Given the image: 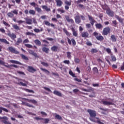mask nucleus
Masks as SVG:
<instances>
[{"instance_id":"nucleus-1","label":"nucleus","mask_w":124,"mask_h":124,"mask_svg":"<svg viewBox=\"0 0 124 124\" xmlns=\"http://www.w3.org/2000/svg\"><path fill=\"white\" fill-rule=\"evenodd\" d=\"M87 112L88 113H89L90 116L89 119L90 121H91V122H93V123H96L97 124H104V123L101 122L99 120H95V117H96V111H95L94 110L88 109L87 110Z\"/></svg>"},{"instance_id":"nucleus-2","label":"nucleus","mask_w":124,"mask_h":124,"mask_svg":"<svg viewBox=\"0 0 124 124\" xmlns=\"http://www.w3.org/2000/svg\"><path fill=\"white\" fill-rule=\"evenodd\" d=\"M93 35L95 37L97 40L98 41H103L104 40V37L103 36L101 35V34L97 33V32L95 31L93 33Z\"/></svg>"},{"instance_id":"nucleus-3","label":"nucleus","mask_w":124,"mask_h":124,"mask_svg":"<svg viewBox=\"0 0 124 124\" xmlns=\"http://www.w3.org/2000/svg\"><path fill=\"white\" fill-rule=\"evenodd\" d=\"M110 101H103L102 100L100 102L101 104H103L104 105H114V99H109Z\"/></svg>"},{"instance_id":"nucleus-4","label":"nucleus","mask_w":124,"mask_h":124,"mask_svg":"<svg viewBox=\"0 0 124 124\" xmlns=\"http://www.w3.org/2000/svg\"><path fill=\"white\" fill-rule=\"evenodd\" d=\"M111 32V29H110V27H105L103 29V31H102V35H108Z\"/></svg>"},{"instance_id":"nucleus-5","label":"nucleus","mask_w":124,"mask_h":124,"mask_svg":"<svg viewBox=\"0 0 124 124\" xmlns=\"http://www.w3.org/2000/svg\"><path fill=\"white\" fill-rule=\"evenodd\" d=\"M14 14L16 15H18V10H14L13 11H11V12L8 13L7 16L9 17V18H13V17H14Z\"/></svg>"},{"instance_id":"nucleus-6","label":"nucleus","mask_w":124,"mask_h":124,"mask_svg":"<svg viewBox=\"0 0 124 124\" xmlns=\"http://www.w3.org/2000/svg\"><path fill=\"white\" fill-rule=\"evenodd\" d=\"M86 0H78L77 1H76V3H77V6L79 7V8H85V7L84 6V5L82 4H80L81 3H83L84 1V2H86Z\"/></svg>"},{"instance_id":"nucleus-7","label":"nucleus","mask_w":124,"mask_h":124,"mask_svg":"<svg viewBox=\"0 0 124 124\" xmlns=\"http://www.w3.org/2000/svg\"><path fill=\"white\" fill-rule=\"evenodd\" d=\"M106 14L109 16V17H114V15H115V12L112 11L111 9L108 8L106 10Z\"/></svg>"},{"instance_id":"nucleus-8","label":"nucleus","mask_w":124,"mask_h":124,"mask_svg":"<svg viewBox=\"0 0 124 124\" xmlns=\"http://www.w3.org/2000/svg\"><path fill=\"white\" fill-rule=\"evenodd\" d=\"M64 8L65 10H68L69 9V6H71V1H68L67 0H64Z\"/></svg>"},{"instance_id":"nucleus-9","label":"nucleus","mask_w":124,"mask_h":124,"mask_svg":"<svg viewBox=\"0 0 124 124\" xmlns=\"http://www.w3.org/2000/svg\"><path fill=\"white\" fill-rule=\"evenodd\" d=\"M0 120H4L2 121V122L4 124H12L11 123L9 122V121H7L8 120V118L6 116L4 117H0Z\"/></svg>"},{"instance_id":"nucleus-10","label":"nucleus","mask_w":124,"mask_h":124,"mask_svg":"<svg viewBox=\"0 0 124 124\" xmlns=\"http://www.w3.org/2000/svg\"><path fill=\"white\" fill-rule=\"evenodd\" d=\"M88 17L89 21H90V24H91L92 26H93L94 25V23L96 22V21L94 20L93 17L90 16V15H88Z\"/></svg>"},{"instance_id":"nucleus-11","label":"nucleus","mask_w":124,"mask_h":124,"mask_svg":"<svg viewBox=\"0 0 124 124\" xmlns=\"http://www.w3.org/2000/svg\"><path fill=\"white\" fill-rule=\"evenodd\" d=\"M8 50L10 52H11V53H13L14 54H20V52H19V51L16 50L15 48L12 46L9 47Z\"/></svg>"},{"instance_id":"nucleus-12","label":"nucleus","mask_w":124,"mask_h":124,"mask_svg":"<svg viewBox=\"0 0 124 124\" xmlns=\"http://www.w3.org/2000/svg\"><path fill=\"white\" fill-rule=\"evenodd\" d=\"M75 19L76 24H80V23H81V18H80V15H79V13H78V14L76 16Z\"/></svg>"},{"instance_id":"nucleus-13","label":"nucleus","mask_w":124,"mask_h":124,"mask_svg":"<svg viewBox=\"0 0 124 124\" xmlns=\"http://www.w3.org/2000/svg\"><path fill=\"white\" fill-rule=\"evenodd\" d=\"M7 36H9L11 39L13 40H14L16 38H17V36H16V34H15L14 33H10V31L7 33Z\"/></svg>"},{"instance_id":"nucleus-14","label":"nucleus","mask_w":124,"mask_h":124,"mask_svg":"<svg viewBox=\"0 0 124 124\" xmlns=\"http://www.w3.org/2000/svg\"><path fill=\"white\" fill-rule=\"evenodd\" d=\"M65 18L68 23H71V24H74V20H73V19L70 18L69 16H65Z\"/></svg>"},{"instance_id":"nucleus-15","label":"nucleus","mask_w":124,"mask_h":124,"mask_svg":"<svg viewBox=\"0 0 124 124\" xmlns=\"http://www.w3.org/2000/svg\"><path fill=\"white\" fill-rule=\"evenodd\" d=\"M71 30L73 32V35L76 37H77L78 35V31L76 30L74 28H72Z\"/></svg>"},{"instance_id":"nucleus-16","label":"nucleus","mask_w":124,"mask_h":124,"mask_svg":"<svg viewBox=\"0 0 124 124\" xmlns=\"http://www.w3.org/2000/svg\"><path fill=\"white\" fill-rule=\"evenodd\" d=\"M89 33L87 31H83L81 33V36L83 38H89Z\"/></svg>"},{"instance_id":"nucleus-17","label":"nucleus","mask_w":124,"mask_h":124,"mask_svg":"<svg viewBox=\"0 0 124 124\" xmlns=\"http://www.w3.org/2000/svg\"><path fill=\"white\" fill-rule=\"evenodd\" d=\"M55 2H56L57 6H58V7H61L62 5V0H55Z\"/></svg>"},{"instance_id":"nucleus-18","label":"nucleus","mask_w":124,"mask_h":124,"mask_svg":"<svg viewBox=\"0 0 124 124\" xmlns=\"http://www.w3.org/2000/svg\"><path fill=\"white\" fill-rule=\"evenodd\" d=\"M50 49L52 52H57L59 50V46H53L50 48Z\"/></svg>"},{"instance_id":"nucleus-19","label":"nucleus","mask_w":124,"mask_h":124,"mask_svg":"<svg viewBox=\"0 0 124 124\" xmlns=\"http://www.w3.org/2000/svg\"><path fill=\"white\" fill-rule=\"evenodd\" d=\"M53 93L55 95H57V96H60V97H62V94L61 92L57 90L54 91L53 92Z\"/></svg>"},{"instance_id":"nucleus-20","label":"nucleus","mask_w":124,"mask_h":124,"mask_svg":"<svg viewBox=\"0 0 124 124\" xmlns=\"http://www.w3.org/2000/svg\"><path fill=\"white\" fill-rule=\"evenodd\" d=\"M42 8H43V9L46 10V12H50V11H51V9L50 8L48 7V6H47L46 5L42 6Z\"/></svg>"},{"instance_id":"nucleus-21","label":"nucleus","mask_w":124,"mask_h":124,"mask_svg":"<svg viewBox=\"0 0 124 124\" xmlns=\"http://www.w3.org/2000/svg\"><path fill=\"white\" fill-rule=\"evenodd\" d=\"M0 42H1V43H4V44H9V42L6 39L0 38Z\"/></svg>"},{"instance_id":"nucleus-22","label":"nucleus","mask_w":124,"mask_h":124,"mask_svg":"<svg viewBox=\"0 0 124 124\" xmlns=\"http://www.w3.org/2000/svg\"><path fill=\"white\" fill-rule=\"evenodd\" d=\"M0 64H2V65H4V66H5V67H7V68H11V65L4 64V62H3L2 60H0Z\"/></svg>"},{"instance_id":"nucleus-23","label":"nucleus","mask_w":124,"mask_h":124,"mask_svg":"<svg viewBox=\"0 0 124 124\" xmlns=\"http://www.w3.org/2000/svg\"><path fill=\"white\" fill-rule=\"evenodd\" d=\"M96 28L98 30H101V29L103 28V25H102L101 23H97L95 25Z\"/></svg>"},{"instance_id":"nucleus-24","label":"nucleus","mask_w":124,"mask_h":124,"mask_svg":"<svg viewBox=\"0 0 124 124\" xmlns=\"http://www.w3.org/2000/svg\"><path fill=\"white\" fill-rule=\"evenodd\" d=\"M115 18H116V19L118 20V21L120 23H124V19H123V18L119 16L115 15Z\"/></svg>"},{"instance_id":"nucleus-25","label":"nucleus","mask_w":124,"mask_h":124,"mask_svg":"<svg viewBox=\"0 0 124 124\" xmlns=\"http://www.w3.org/2000/svg\"><path fill=\"white\" fill-rule=\"evenodd\" d=\"M63 32H64V33H65V34L67 35V36H69V37L70 36V35L71 34V33H70L69 32H68V31H67L66 29L63 28Z\"/></svg>"},{"instance_id":"nucleus-26","label":"nucleus","mask_w":124,"mask_h":124,"mask_svg":"<svg viewBox=\"0 0 124 124\" xmlns=\"http://www.w3.org/2000/svg\"><path fill=\"white\" fill-rule=\"evenodd\" d=\"M43 52H45L46 54H48L49 53V48L46 47H43L42 48Z\"/></svg>"},{"instance_id":"nucleus-27","label":"nucleus","mask_w":124,"mask_h":124,"mask_svg":"<svg viewBox=\"0 0 124 124\" xmlns=\"http://www.w3.org/2000/svg\"><path fill=\"white\" fill-rule=\"evenodd\" d=\"M110 39H111L112 42H117V38H116V36H115V35H111L110 36Z\"/></svg>"},{"instance_id":"nucleus-28","label":"nucleus","mask_w":124,"mask_h":124,"mask_svg":"<svg viewBox=\"0 0 124 124\" xmlns=\"http://www.w3.org/2000/svg\"><path fill=\"white\" fill-rule=\"evenodd\" d=\"M40 69L41 70H42V71H43V72H45V73H46L47 75H49L50 74V72L48 71V70L43 68H40Z\"/></svg>"},{"instance_id":"nucleus-29","label":"nucleus","mask_w":124,"mask_h":124,"mask_svg":"<svg viewBox=\"0 0 124 124\" xmlns=\"http://www.w3.org/2000/svg\"><path fill=\"white\" fill-rule=\"evenodd\" d=\"M25 20H26V24H28V25L31 24V19H30L29 18H25Z\"/></svg>"},{"instance_id":"nucleus-30","label":"nucleus","mask_w":124,"mask_h":124,"mask_svg":"<svg viewBox=\"0 0 124 124\" xmlns=\"http://www.w3.org/2000/svg\"><path fill=\"white\" fill-rule=\"evenodd\" d=\"M110 57L113 62H116L117 61V59L116 58V56L113 55V53L110 54Z\"/></svg>"},{"instance_id":"nucleus-31","label":"nucleus","mask_w":124,"mask_h":124,"mask_svg":"<svg viewBox=\"0 0 124 124\" xmlns=\"http://www.w3.org/2000/svg\"><path fill=\"white\" fill-rule=\"evenodd\" d=\"M93 72L94 73V74H98V69H97V67H94L93 68Z\"/></svg>"},{"instance_id":"nucleus-32","label":"nucleus","mask_w":124,"mask_h":124,"mask_svg":"<svg viewBox=\"0 0 124 124\" xmlns=\"http://www.w3.org/2000/svg\"><path fill=\"white\" fill-rule=\"evenodd\" d=\"M34 43L36 45H38V46H41V42H40L39 40H35L34 41Z\"/></svg>"},{"instance_id":"nucleus-33","label":"nucleus","mask_w":124,"mask_h":124,"mask_svg":"<svg viewBox=\"0 0 124 124\" xmlns=\"http://www.w3.org/2000/svg\"><path fill=\"white\" fill-rule=\"evenodd\" d=\"M22 42H23V40H22V38H19L17 39V40L16 44V45H19V44L22 43Z\"/></svg>"},{"instance_id":"nucleus-34","label":"nucleus","mask_w":124,"mask_h":124,"mask_svg":"<svg viewBox=\"0 0 124 124\" xmlns=\"http://www.w3.org/2000/svg\"><path fill=\"white\" fill-rule=\"evenodd\" d=\"M20 56L21 57L22 59H23V60H25V61H29V58L27 57V56H26L25 55L21 54Z\"/></svg>"},{"instance_id":"nucleus-35","label":"nucleus","mask_w":124,"mask_h":124,"mask_svg":"<svg viewBox=\"0 0 124 124\" xmlns=\"http://www.w3.org/2000/svg\"><path fill=\"white\" fill-rule=\"evenodd\" d=\"M10 62L12 63H16V64H21V63L15 60H10Z\"/></svg>"},{"instance_id":"nucleus-36","label":"nucleus","mask_w":124,"mask_h":124,"mask_svg":"<svg viewBox=\"0 0 124 124\" xmlns=\"http://www.w3.org/2000/svg\"><path fill=\"white\" fill-rule=\"evenodd\" d=\"M74 62L76 63L79 64V63H80V59L78 58H75Z\"/></svg>"},{"instance_id":"nucleus-37","label":"nucleus","mask_w":124,"mask_h":124,"mask_svg":"<svg viewBox=\"0 0 124 124\" xmlns=\"http://www.w3.org/2000/svg\"><path fill=\"white\" fill-rule=\"evenodd\" d=\"M66 54H67V57L68 58V59H69V60H71V52H67Z\"/></svg>"},{"instance_id":"nucleus-38","label":"nucleus","mask_w":124,"mask_h":124,"mask_svg":"<svg viewBox=\"0 0 124 124\" xmlns=\"http://www.w3.org/2000/svg\"><path fill=\"white\" fill-rule=\"evenodd\" d=\"M3 24L6 27H7L8 28H10V24L7 23L5 21L3 20Z\"/></svg>"},{"instance_id":"nucleus-39","label":"nucleus","mask_w":124,"mask_h":124,"mask_svg":"<svg viewBox=\"0 0 124 124\" xmlns=\"http://www.w3.org/2000/svg\"><path fill=\"white\" fill-rule=\"evenodd\" d=\"M44 23L45 25H46V26H48V27H50V26H51V23L47 20L44 21Z\"/></svg>"},{"instance_id":"nucleus-40","label":"nucleus","mask_w":124,"mask_h":124,"mask_svg":"<svg viewBox=\"0 0 124 124\" xmlns=\"http://www.w3.org/2000/svg\"><path fill=\"white\" fill-rule=\"evenodd\" d=\"M31 55L32 56H33L35 58H39V56H38V55H37V53L33 52V51H32L31 52Z\"/></svg>"},{"instance_id":"nucleus-41","label":"nucleus","mask_w":124,"mask_h":124,"mask_svg":"<svg viewBox=\"0 0 124 124\" xmlns=\"http://www.w3.org/2000/svg\"><path fill=\"white\" fill-rule=\"evenodd\" d=\"M43 121H44V124H48V123H49L50 122V119H49V118H43Z\"/></svg>"},{"instance_id":"nucleus-42","label":"nucleus","mask_w":124,"mask_h":124,"mask_svg":"<svg viewBox=\"0 0 124 124\" xmlns=\"http://www.w3.org/2000/svg\"><path fill=\"white\" fill-rule=\"evenodd\" d=\"M41 64H42L44 66H46V67H48L49 66V64L47 62H41Z\"/></svg>"},{"instance_id":"nucleus-43","label":"nucleus","mask_w":124,"mask_h":124,"mask_svg":"<svg viewBox=\"0 0 124 124\" xmlns=\"http://www.w3.org/2000/svg\"><path fill=\"white\" fill-rule=\"evenodd\" d=\"M55 118L57 119V120H62V116H61V115H59V114H56L55 115Z\"/></svg>"},{"instance_id":"nucleus-44","label":"nucleus","mask_w":124,"mask_h":124,"mask_svg":"<svg viewBox=\"0 0 124 124\" xmlns=\"http://www.w3.org/2000/svg\"><path fill=\"white\" fill-rule=\"evenodd\" d=\"M71 42L73 46H76V41H75V39H74V38L71 39Z\"/></svg>"},{"instance_id":"nucleus-45","label":"nucleus","mask_w":124,"mask_h":124,"mask_svg":"<svg viewBox=\"0 0 124 124\" xmlns=\"http://www.w3.org/2000/svg\"><path fill=\"white\" fill-rule=\"evenodd\" d=\"M13 27L15 30H17V31L20 30V28L19 27V26H17V25H14L13 26Z\"/></svg>"},{"instance_id":"nucleus-46","label":"nucleus","mask_w":124,"mask_h":124,"mask_svg":"<svg viewBox=\"0 0 124 124\" xmlns=\"http://www.w3.org/2000/svg\"><path fill=\"white\" fill-rule=\"evenodd\" d=\"M18 84L20 86H23V87H27V84L24 83L21 81L18 82Z\"/></svg>"},{"instance_id":"nucleus-47","label":"nucleus","mask_w":124,"mask_h":124,"mask_svg":"<svg viewBox=\"0 0 124 124\" xmlns=\"http://www.w3.org/2000/svg\"><path fill=\"white\" fill-rule=\"evenodd\" d=\"M86 45H87V46H92V45H93V44H92V42L89 41V40H87Z\"/></svg>"},{"instance_id":"nucleus-48","label":"nucleus","mask_w":124,"mask_h":124,"mask_svg":"<svg viewBox=\"0 0 124 124\" xmlns=\"http://www.w3.org/2000/svg\"><path fill=\"white\" fill-rule=\"evenodd\" d=\"M43 89H44V90H46V91H47V92H49V93H52V91L51 90V89H50L48 87H44Z\"/></svg>"},{"instance_id":"nucleus-49","label":"nucleus","mask_w":124,"mask_h":124,"mask_svg":"<svg viewBox=\"0 0 124 124\" xmlns=\"http://www.w3.org/2000/svg\"><path fill=\"white\" fill-rule=\"evenodd\" d=\"M69 73L70 75H71V76H72V77H76V76H75V74H74L73 72H72V71H70L69 72Z\"/></svg>"},{"instance_id":"nucleus-50","label":"nucleus","mask_w":124,"mask_h":124,"mask_svg":"<svg viewBox=\"0 0 124 124\" xmlns=\"http://www.w3.org/2000/svg\"><path fill=\"white\" fill-rule=\"evenodd\" d=\"M35 10L37 11L38 12H41L42 11L41 10V8L38 7H35Z\"/></svg>"},{"instance_id":"nucleus-51","label":"nucleus","mask_w":124,"mask_h":124,"mask_svg":"<svg viewBox=\"0 0 124 124\" xmlns=\"http://www.w3.org/2000/svg\"><path fill=\"white\" fill-rule=\"evenodd\" d=\"M87 29H91L92 28V25L90 23H87L86 24Z\"/></svg>"},{"instance_id":"nucleus-52","label":"nucleus","mask_w":124,"mask_h":124,"mask_svg":"<svg viewBox=\"0 0 124 124\" xmlns=\"http://www.w3.org/2000/svg\"><path fill=\"white\" fill-rule=\"evenodd\" d=\"M63 63H65V64H70V61L69 60H64L63 62Z\"/></svg>"},{"instance_id":"nucleus-53","label":"nucleus","mask_w":124,"mask_h":124,"mask_svg":"<svg viewBox=\"0 0 124 124\" xmlns=\"http://www.w3.org/2000/svg\"><path fill=\"white\" fill-rule=\"evenodd\" d=\"M112 24H113V26H114V27H117V24H118V23L117 22V20H113L112 21Z\"/></svg>"},{"instance_id":"nucleus-54","label":"nucleus","mask_w":124,"mask_h":124,"mask_svg":"<svg viewBox=\"0 0 124 124\" xmlns=\"http://www.w3.org/2000/svg\"><path fill=\"white\" fill-rule=\"evenodd\" d=\"M97 49L95 48H92L91 50V53H97Z\"/></svg>"},{"instance_id":"nucleus-55","label":"nucleus","mask_w":124,"mask_h":124,"mask_svg":"<svg viewBox=\"0 0 124 124\" xmlns=\"http://www.w3.org/2000/svg\"><path fill=\"white\" fill-rule=\"evenodd\" d=\"M31 103H33L34 105H37V101L34 99L31 100Z\"/></svg>"},{"instance_id":"nucleus-56","label":"nucleus","mask_w":124,"mask_h":124,"mask_svg":"<svg viewBox=\"0 0 124 124\" xmlns=\"http://www.w3.org/2000/svg\"><path fill=\"white\" fill-rule=\"evenodd\" d=\"M74 81H77V82H78V83H82V80L79 79V78H75Z\"/></svg>"},{"instance_id":"nucleus-57","label":"nucleus","mask_w":124,"mask_h":124,"mask_svg":"<svg viewBox=\"0 0 124 124\" xmlns=\"http://www.w3.org/2000/svg\"><path fill=\"white\" fill-rule=\"evenodd\" d=\"M107 53H108V54H111V49L109 48H107L106 50Z\"/></svg>"},{"instance_id":"nucleus-58","label":"nucleus","mask_w":124,"mask_h":124,"mask_svg":"<svg viewBox=\"0 0 124 124\" xmlns=\"http://www.w3.org/2000/svg\"><path fill=\"white\" fill-rule=\"evenodd\" d=\"M58 11H59V12H61V13H65V11H64L63 9H59L58 10Z\"/></svg>"},{"instance_id":"nucleus-59","label":"nucleus","mask_w":124,"mask_h":124,"mask_svg":"<svg viewBox=\"0 0 124 124\" xmlns=\"http://www.w3.org/2000/svg\"><path fill=\"white\" fill-rule=\"evenodd\" d=\"M67 39L68 44L69 45H71V44H72L71 40H70V39H69V38H68V37H67Z\"/></svg>"},{"instance_id":"nucleus-60","label":"nucleus","mask_w":124,"mask_h":124,"mask_svg":"<svg viewBox=\"0 0 124 124\" xmlns=\"http://www.w3.org/2000/svg\"><path fill=\"white\" fill-rule=\"evenodd\" d=\"M29 39H26L23 41V44H25V43H29Z\"/></svg>"},{"instance_id":"nucleus-61","label":"nucleus","mask_w":124,"mask_h":124,"mask_svg":"<svg viewBox=\"0 0 124 124\" xmlns=\"http://www.w3.org/2000/svg\"><path fill=\"white\" fill-rule=\"evenodd\" d=\"M34 31L38 33V32H40V30L35 28V29H34Z\"/></svg>"},{"instance_id":"nucleus-62","label":"nucleus","mask_w":124,"mask_h":124,"mask_svg":"<svg viewBox=\"0 0 124 124\" xmlns=\"http://www.w3.org/2000/svg\"><path fill=\"white\" fill-rule=\"evenodd\" d=\"M41 114L43 116H45L46 117L47 116V113H46V112H45L44 111H41Z\"/></svg>"},{"instance_id":"nucleus-63","label":"nucleus","mask_w":124,"mask_h":124,"mask_svg":"<svg viewBox=\"0 0 124 124\" xmlns=\"http://www.w3.org/2000/svg\"><path fill=\"white\" fill-rule=\"evenodd\" d=\"M0 31L2 33H5V30L3 28H0Z\"/></svg>"},{"instance_id":"nucleus-64","label":"nucleus","mask_w":124,"mask_h":124,"mask_svg":"<svg viewBox=\"0 0 124 124\" xmlns=\"http://www.w3.org/2000/svg\"><path fill=\"white\" fill-rule=\"evenodd\" d=\"M25 46L27 47V48H31V45L30 44H25Z\"/></svg>"}]
</instances>
